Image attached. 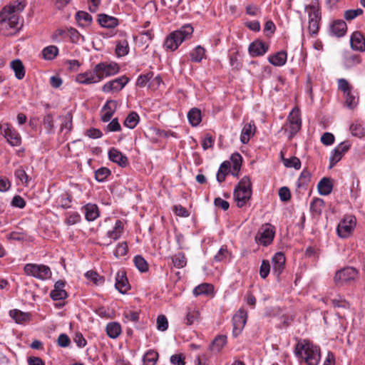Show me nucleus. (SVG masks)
Segmentation results:
<instances>
[{
  "label": "nucleus",
  "instance_id": "nucleus-20",
  "mask_svg": "<svg viewBox=\"0 0 365 365\" xmlns=\"http://www.w3.org/2000/svg\"><path fill=\"white\" fill-rule=\"evenodd\" d=\"M351 46L354 50L365 51V38L359 31L354 32L351 36Z\"/></svg>",
  "mask_w": 365,
  "mask_h": 365
},
{
  "label": "nucleus",
  "instance_id": "nucleus-30",
  "mask_svg": "<svg viewBox=\"0 0 365 365\" xmlns=\"http://www.w3.org/2000/svg\"><path fill=\"white\" fill-rule=\"evenodd\" d=\"M286 61L287 53L283 51H281L277 53L276 54L270 56L269 57V63L276 66H283L286 63Z\"/></svg>",
  "mask_w": 365,
  "mask_h": 365
},
{
  "label": "nucleus",
  "instance_id": "nucleus-57",
  "mask_svg": "<svg viewBox=\"0 0 365 365\" xmlns=\"http://www.w3.org/2000/svg\"><path fill=\"white\" fill-rule=\"evenodd\" d=\"M15 176L24 185H27L30 180L26 171L21 168L15 171Z\"/></svg>",
  "mask_w": 365,
  "mask_h": 365
},
{
  "label": "nucleus",
  "instance_id": "nucleus-24",
  "mask_svg": "<svg viewBox=\"0 0 365 365\" xmlns=\"http://www.w3.org/2000/svg\"><path fill=\"white\" fill-rule=\"evenodd\" d=\"M347 29L346 24L343 20H336L331 25V32L336 37L343 36Z\"/></svg>",
  "mask_w": 365,
  "mask_h": 365
},
{
  "label": "nucleus",
  "instance_id": "nucleus-60",
  "mask_svg": "<svg viewBox=\"0 0 365 365\" xmlns=\"http://www.w3.org/2000/svg\"><path fill=\"white\" fill-rule=\"evenodd\" d=\"M199 317L200 313L197 310H189L186 317L187 324L190 325L193 324L199 319Z\"/></svg>",
  "mask_w": 365,
  "mask_h": 365
},
{
  "label": "nucleus",
  "instance_id": "nucleus-35",
  "mask_svg": "<svg viewBox=\"0 0 365 365\" xmlns=\"http://www.w3.org/2000/svg\"><path fill=\"white\" fill-rule=\"evenodd\" d=\"M139 119L138 114L136 112L133 111L126 117L123 125L128 128L133 129L138 123Z\"/></svg>",
  "mask_w": 365,
  "mask_h": 365
},
{
  "label": "nucleus",
  "instance_id": "nucleus-9",
  "mask_svg": "<svg viewBox=\"0 0 365 365\" xmlns=\"http://www.w3.org/2000/svg\"><path fill=\"white\" fill-rule=\"evenodd\" d=\"M305 9L308 11L309 17L308 26L309 32L312 35L316 34L319 30V11L314 5H308L306 6Z\"/></svg>",
  "mask_w": 365,
  "mask_h": 365
},
{
  "label": "nucleus",
  "instance_id": "nucleus-47",
  "mask_svg": "<svg viewBox=\"0 0 365 365\" xmlns=\"http://www.w3.org/2000/svg\"><path fill=\"white\" fill-rule=\"evenodd\" d=\"M134 263L137 269L141 272H145L148 270V264L143 257L140 255L135 257Z\"/></svg>",
  "mask_w": 365,
  "mask_h": 365
},
{
  "label": "nucleus",
  "instance_id": "nucleus-19",
  "mask_svg": "<svg viewBox=\"0 0 365 365\" xmlns=\"http://www.w3.org/2000/svg\"><path fill=\"white\" fill-rule=\"evenodd\" d=\"M255 132L256 126L254 122L245 124L242 130L240 141L243 144H247L250 141V138L255 135Z\"/></svg>",
  "mask_w": 365,
  "mask_h": 365
},
{
  "label": "nucleus",
  "instance_id": "nucleus-41",
  "mask_svg": "<svg viewBox=\"0 0 365 365\" xmlns=\"http://www.w3.org/2000/svg\"><path fill=\"white\" fill-rule=\"evenodd\" d=\"M324 207V202L321 198H314L310 205V210L313 213L320 215Z\"/></svg>",
  "mask_w": 365,
  "mask_h": 365
},
{
  "label": "nucleus",
  "instance_id": "nucleus-38",
  "mask_svg": "<svg viewBox=\"0 0 365 365\" xmlns=\"http://www.w3.org/2000/svg\"><path fill=\"white\" fill-rule=\"evenodd\" d=\"M158 358V354L154 350L148 351L143 356V365H155Z\"/></svg>",
  "mask_w": 365,
  "mask_h": 365
},
{
  "label": "nucleus",
  "instance_id": "nucleus-25",
  "mask_svg": "<svg viewBox=\"0 0 365 365\" xmlns=\"http://www.w3.org/2000/svg\"><path fill=\"white\" fill-rule=\"evenodd\" d=\"M10 317L18 324H23L31 320V314L23 312L19 309H13L9 312Z\"/></svg>",
  "mask_w": 365,
  "mask_h": 365
},
{
  "label": "nucleus",
  "instance_id": "nucleus-26",
  "mask_svg": "<svg viewBox=\"0 0 365 365\" xmlns=\"http://www.w3.org/2000/svg\"><path fill=\"white\" fill-rule=\"evenodd\" d=\"M317 188L319 193L322 195L330 194L333 189V184L329 178H323L318 183Z\"/></svg>",
  "mask_w": 365,
  "mask_h": 365
},
{
  "label": "nucleus",
  "instance_id": "nucleus-10",
  "mask_svg": "<svg viewBox=\"0 0 365 365\" xmlns=\"http://www.w3.org/2000/svg\"><path fill=\"white\" fill-rule=\"evenodd\" d=\"M355 226V217L349 216L344 219L337 227V232L340 237L346 238L352 232Z\"/></svg>",
  "mask_w": 365,
  "mask_h": 365
},
{
  "label": "nucleus",
  "instance_id": "nucleus-44",
  "mask_svg": "<svg viewBox=\"0 0 365 365\" xmlns=\"http://www.w3.org/2000/svg\"><path fill=\"white\" fill-rule=\"evenodd\" d=\"M345 104L349 109L354 108L358 104V97L352 91L344 93Z\"/></svg>",
  "mask_w": 365,
  "mask_h": 365
},
{
  "label": "nucleus",
  "instance_id": "nucleus-59",
  "mask_svg": "<svg viewBox=\"0 0 365 365\" xmlns=\"http://www.w3.org/2000/svg\"><path fill=\"white\" fill-rule=\"evenodd\" d=\"M43 123L48 133H51L53 130V119L51 114H47L43 117Z\"/></svg>",
  "mask_w": 365,
  "mask_h": 365
},
{
  "label": "nucleus",
  "instance_id": "nucleus-31",
  "mask_svg": "<svg viewBox=\"0 0 365 365\" xmlns=\"http://www.w3.org/2000/svg\"><path fill=\"white\" fill-rule=\"evenodd\" d=\"M76 19L81 26H90L92 22V16L88 13L79 11L76 14Z\"/></svg>",
  "mask_w": 365,
  "mask_h": 365
},
{
  "label": "nucleus",
  "instance_id": "nucleus-43",
  "mask_svg": "<svg viewBox=\"0 0 365 365\" xmlns=\"http://www.w3.org/2000/svg\"><path fill=\"white\" fill-rule=\"evenodd\" d=\"M172 262L173 263V265L178 269L184 267L187 264V260L185 257V255L182 252L175 254L172 257Z\"/></svg>",
  "mask_w": 365,
  "mask_h": 365
},
{
  "label": "nucleus",
  "instance_id": "nucleus-61",
  "mask_svg": "<svg viewBox=\"0 0 365 365\" xmlns=\"http://www.w3.org/2000/svg\"><path fill=\"white\" fill-rule=\"evenodd\" d=\"M64 129H66L67 132H70L72 129V116L70 113H68L64 117V120L61 125V130H63Z\"/></svg>",
  "mask_w": 365,
  "mask_h": 365
},
{
  "label": "nucleus",
  "instance_id": "nucleus-6",
  "mask_svg": "<svg viewBox=\"0 0 365 365\" xmlns=\"http://www.w3.org/2000/svg\"><path fill=\"white\" fill-rule=\"evenodd\" d=\"M3 19L0 21V31H8L9 29H16L14 33H4L5 35H13L19 31L17 26L19 24V16L16 14L0 15Z\"/></svg>",
  "mask_w": 365,
  "mask_h": 365
},
{
  "label": "nucleus",
  "instance_id": "nucleus-3",
  "mask_svg": "<svg viewBox=\"0 0 365 365\" xmlns=\"http://www.w3.org/2000/svg\"><path fill=\"white\" fill-rule=\"evenodd\" d=\"M252 195L251 182L248 176L243 177L234 191V197L239 207H243Z\"/></svg>",
  "mask_w": 365,
  "mask_h": 365
},
{
  "label": "nucleus",
  "instance_id": "nucleus-21",
  "mask_svg": "<svg viewBox=\"0 0 365 365\" xmlns=\"http://www.w3.org/2000/svg\"><path fill=\"white\" fill-rule=\"evenodd\" d=\"M268 50V46L263 42L257 41L250 43L249 46V52L252 56H262Z\"/></svg>",
  "mask_w": 365,
  "mask_h": 365
},
{
  "label": "nucleus",
  "instance_id": "nucleus-16",
  "mask_svg": "<svg viewBox=\"0 0 365 365\" xmlns=\"http://www.w3.org/2000/svg\"><path fill=\"white\" fill-rule=\"evenodd\" d=\"M108 158L112 162L117 163L123 168L126 167L128 164V158L115 148L109 150Z\"/></svg>",
  "mask_w": 365,
  "mask_h": 365
},
{
  "label": "nucleus",
  "instance_id": "nucleus-52",
  "mask_svg": "<svg viewBox=\"0 0 365 365\" xmlns=\"http://www.w3.org/2000/svg\"><path fill=\"white\" fill-rule=\"evenodd\" d=\"M110 171L106 168H101L95 172L96 179L99 182H103L109 175Z\"/></svg>",
  "mask_w": 365,
  "mask_h": 365
},
{
  "label": "nucleus",
  "instance_id": "nucleus-64",
  "mask_svg": "<svg viewBox=\"0 0 365 365\" xmlns=\"http://www.w3.org/2000/svg\"><path fill=\"white\" fill-rule=\"evenodd\" d=\"M338 87L339 90L344 92V94L351 91V86L349 85V82L344 78H340L338 81Z\"/></svg>",
  "mask_w": 365,
  "mask_h": 365
},
{
  "label": "nucleus",
  "instance_id": "nucleus-56",
  "mask_svg": "<svg viewBox=\"0 0 365 365\" xmlns=\"http://www.w3.org/2000/svg\"><path fill=\"white\" fill-rule=\"evenodd\" d=\"M362 14L363 10L361 9H350L346 10L344 12V16L346 20L350 21L355 19L356 16L361 15Z\"/></svg>",
  "mask_w": 365,
  "mask_h": 365
},
{
  "label": "nucleus",
  "instance_id": "nucleus-12",
  "mask_svg": "<svg viewBox=\"0 0 365 365\" xmlns=\"http://www.w3.org/2000/svg\"><path fill=\"white\" fill-rule=\"evenodd\" d=\"M118 66L117 64H105L99 63L95 67V72L97 73L99 81L103 78L108 77L115 74L118 71Z\"/></svg>",
  "mask_w": 365,
  "mask_h": 365
},
{
  "label": "nucleus",
  "instance_id": "nucleus-40",
  "mask_svg": "<svg viewBox=\"0 0 365 365\" xmlns=\"http://www.w3.org/2000/svg\"><path fill=\"white\" fill-rule=\"evenodd\" d=\"M213 287L212 285L204 283L198 285L193 289V294L195 296L201 295V294H207L209 293L212 292Z\"/></svg>",
  "mask_w": 365,
  "mask_h": 365
},
{
  "label": "nucleus",
  "instance_id": "nucleus-36",
  "mask_svg": "<svg viewBox=\"0 0 365 365\" xmlns=\"http://www.w3.org/2000/svg\"><path fill=\"white\" fill-rule=\"evenodd\" d=\"M106 331L110 338L115 339L121 332L120 325L117 322L109 323L106 327Z\"/></svg>",
  "mask_w": 365,
  "mask_h": 365
},
{
  "label": "nucleus",
  "instance_id": "nucleus-46",
  "mask_svg": "<svg viewBox=\"0 0 365 365\" xmlns=\"http://www.w3.org/2000/svg\"><path fill=\"white\" fill-rule=\"evenodd\" d=\"M205 53V49L200 46H197L190 53V58L192 61L200 62L202 61Z\"/></svg>",
  "mask_w": 365,
  "mask_h": 365
},
{
  "label": "nucleus",
  "instance_id": "nucleus-22",
  "mask_svg": "<svg viewBox=\"0 0 365 365\" xmlns=\"http://www.w3.org/2000/svg\"><path fill=\"white\" fill-rule=\"evenodd\" d=\"M98 21L102 27L112 29L115 27L118 24V19L113 16L105 14H98Z\"/></svg>",
  "mask_w": 365,
  "mask_h": 365
},
{
  "label": "nucleus",
  "instance_id": "nucleus-27",
  "mask_svg": "<svg viewBox=\"0 0 365 365\" xmlns=\"http://www.w3.org/2000/svg\"><path fill=\"white\" fill-rule=\"evenodd\" d=\"M86 219L88 221H93L99 216L98 208L96 205L88 203L83 207Z\"/></svg>",
  "mask_w": 365,
  "mask_h": 365
},
{
  "label": "nucleus",
  "instance_id": "nucleus-62",
  "mask_svg": "<svg viewBox=\"0 0 365 365\" xmlns=\"http://www.w3.org/2000/svg\"><path fill=\"white\" fill-rule=\"evenodd\" d=\"M117 105H118L117 101H113V100H109L103 106V107L102 108V112L108 111V112L115 113V110L117 108Z\"/></svg>",
  "mask_w": 365,
  "mask_h": 365
},
{
  "label": "nucleus",
  "instance_id": "nucleus-53",
  "mask_svg": "<svg viewBox=\"0 0 365 365\" xmlns=\"http://www.w3.org/2000/svg\"><path fill=\"white\" fill-rule=\"evenodd\" d=\"M128 245L125 242L118 244L114 252L115 257L118 258L125 256L128 252Z\"/></svg>",
  "mask_w": 365,
  "mask_h": 365
},
{
  "label": "nucleus",
  "instance_id": "nucleus-23",
  "mask_svg": "<svg viewBox=\"0 0 365 365\" xmlns=\"http://www.w3.org/2000/svg\"><path fill=\"white\" fill-rule=\"evenodd\" d=\"M76 80L78 83L83 84H91L99 82V78H98L95 70L93 72H86L78 74L76 76Z\"/></svg>",
  "mask_w": 365,
  "mask_h": 365
},
{
  "label": "nucleus",
  "instance_id": "nucleus-48",
  "mask_svg": "<svg viewBox=\"0 0 365 365\" xmlns=\"http://www.w3.org/2000/svg\"><path fill=\"white\" fill-rule=\"evenodd\" d=\"M123 317L126 319V322H132L134 323H137L140 319L139 313L132 310H125L123 312Z\"/></svg>",
  "mask_w": 365,
  "mask_h": 365
},
{
  "label": "nucleus",
  "instance_id": "nucleus-2",
  "mask_svg": "<svg viewBox=\"0 0 365 365\" xmlns=\"http://www.w3.org/2000/svg\"><path fill=\"white\" fill-rule=\"evenodd\" d=\"M193 33V28L190 24L182 26L179 30L172 32L165 41V47L170 51L176 50L178 46Z\"/></svg>",
  "mask_w": 365,
  "mask_h": 365
},
{
  "label": "nucleus",
  "instance_id": "nucleus-45",
  "mask_svg": "<svg viewBox=\"0 0 365 365\" xmlns=\"http://www.w3.org/2000/svg\"><path fill=\"white\" fill-rule=\"evenodd\" d=\"M58 49L55 46H49L46 47L43 51L42 54L45 59L46 60H52L58 54Z\"/></svg>",
  "mask_w": 365,
  "mask_h": 365
},
{
  "label": "nucleus",
  "instance_id": "nucleus-54",
  "mask_svg": "<svg viewBox=\"0 0 365 365\" xmlns=\"http://www.w3.org/2000/svg\"><path fill=\"white\" fill-rule=\"evenodd\" d=\"M86 277L96 284H101L103 282V277H100L96 272L88 271L85 274Z\"/></svg>",
  "mask_w": 365,
  "mask_h": 365
},
{
  "label": "nucleus",
  "instance_id": "nucleus-34",
  "mask_svg": "<svg viewBox=\"0 0 365 365\" xmlns=\"http://www.w3.org/2000/svg\"><path fill=\"white\" fill-rule=\"evenodd\" d=\"M123 232V224L120 220H117L115 222L113 230L111 231H108L107 235L108 237L117 240L119 239Z\"/></svg>",
  "mask_w": 365,
  "mask_h": 365
},
{
  "label": "nucleus",
  "instance_id": "nucleus-32",
  "mask_svg": "<svg viewBox=\"0 0 365 365\" xmlns=\"http://www.w3.org/2000/svg\"><path fill=\"white\" fill-rule=\"evenodd\" d=\"M230 172V163L228 161L223 162L217 171L216 178L219 182H222L225 180V177Z\"/></svg>",
  "mask_w": 365,
  "mask_h": 365
},
{
  "label": "nucleus",
  "instance_id": "nucleus-58",
  "mask_svg": "<svg viewBox=\"0 0 365 365\" xmlns=\"http://www.w3.org/2000/svg\"><path fill=\"white\" fill-rule=\"evenodd\" d=\"M270 272V264L268 260H262L260 269H259V274L260 277L263 279H265Z\"/></svg>",
  "mask_w": 365,
  "mask_h": 365
},
{
  "label": "nucleus",
  "instance_id": "nucleus-39",
  "mask_svg": "<svg viewBox=\"0 0 365 365\" xmlns=\"http://www.w3.org/2000/svg\"><path fill=\"white\" fill-rule=\"evenodd\" d=\"M282 159L284 163V165L287 168H294L296 170H299L301 167V162L299 159L297 157H292L291 158H284L283 157V153L281 152Z\"/></svg>",
  "mask_w": 365,
  "mask_h": 365
},
{
  "label": "nucleus",
  "instance_id": "nucleus-51",
  "mask_svg": "<svg viewBox=\"0 0 365 365\" xmlns=\"http://www.w3.org/2000/svg\"><path fill=\"white\" fill-rule=\"evenodd\" d=\"M231 160L232 162V168L235 171L239 172L241 168L242 158V156L236 153L231 155Z\"/></svg>",
  "mask_w": 365,
  "mask_h": 365
},
{
  "label": "nucleus",
  "instance_id": "nucleus-50",
  "mask_svg": "<svg viewBox=\"0 0 365 365\" xmlns=\"http://www.w3.org/2000/svg\"><path fill=\"white\" fill-rule=\"evenodd\" d=\"M310 173L306 170H304L298 179L297 186L300 187L307 185V183L310 181Z\"/></svg>",
  "mask_w": 365,
  "mask_h": 365
},
{
  "label": "nucleus",
  "instance_id": "nucleus-33",
  "mask_svg": "<svg viewBox=\"0 0 365 365\" xmlns=\"http://www.w3.org/2000/svg\"><path fill=\"white\" fill-rule=\"evenodd\" d=\"M187 118L192 126L199 125L202 120L200 110L196 108H192L187 113Z\"/></svg>",
  "mask_w": 365,
  "mask_h": 365
},
{
  "label": "nucleus",
  "instance_id": "nucleus-17",
  "mask_svg": "<svg viewBox=\"0 0 365 365\" xmlns=\"http://www.w3.org/2000/svg\"><path fill=\"white\" fill-rule=\"evenodd\" d=\"M115 288L122 294H125L130 289V284L125 271H118L115 277Z\"/></svg>",
  "mask_w": 365,
  "mask_h": 365
},
{
  "label": "nucleus",
  "instance_id": "nucleus-55",
  "mask_svg": "<svg viewBox=\"0 0 365 365\" xmlns=\"http://www.w3.org/2000/svg\"><path fill=\"white\" fill-rule=\"evenodd\" d=\"M157 328L159 331H165L168 327V322L165 315H159L156 320Z\"/></svg>",
  "mask_w": 365,
  "mask_h": 365
},
{
  "label": "nucleus",
  "instance_id": "nucleus-42",
  "mask_svg": "<svg viewBox=\"0 0 365 365\" xmlns=\"http://www.w3.org/2000/svg\"><path fill=\"white\" fill-rule=\"evenodd\" d=\"M128 43L127 40L119 41L116 45L115 53L118 56H124L128 53Z\"/></svg>",
  "mask_w": 365,
  "mask_h": 365
},
{
  "label": "nucleus",
  "instance_id": "nucleus-7",
  "mask_svg": "<svg viewBox=\"0 0 365 365\" xmlns=\"http://www.w3.org/2000/svg\"><path fill=\"white\" fill-rule=\"evenodd\" d=\"M274 237V230L273 226L270 224H265L258 230L256 235V240L264 245L270 244Z\"/></svg>",
  "mask_w": 365,
  "mask_h": 365
},
{
  "label": "nucleus",
  "instance_id": "nucleus-8",
  "mask_svg": "<svg viewBox=\"0 0 365 365\" xmlns=\"http://www.w3.org/2000/svg\"><path fill=\"white\" fill-rule=\"evenodd\" d=\"M247 318V312L240 309L239 311L233 316L232 317V323H233V329L232 334L235 336H238L241 331H242Z\"/></svg>",
  "mask_w": 365,
  "mask_h": 365
},
{
  "label": "nucleus",
  "instance_id": "nucleus-49",
  "mask_svg": "<svg viewBox=\"0 0 365 365\" xmlns=\"http://www.w3.org/2000/svg\"><path fill=\"white\" fill-rule=\"evenodd\" d=\"M351 134L358 138H362L365 135V128L360 124H352L350 127Z\"/></svg>",
  "mask_w": 365,
  "mask_h": 365
},
{
  "label": "nucleus",
  "instance_id": "nucleus-11",
  "mask_svg": "<svg viewBox=\"0 0 365 365\" xmlns=\"http://www.w3.org/2000/svg\"><path fill=\"white\" fill-rule=\"evenodd\" d=\"M289 123L290 135L292 138L301 128L302 120L299 108H294L288 116Z\"/></svg>",
  "mask_w": 365,
  "mask_h": 365
},
{
  "label": "nucleus",
  "instance_id": "nucleus-29",
  "mask_svg": "<svg viewBox=\"0 0 365 365\" xmlns=\"http://www.w3.org/2000/svg\"><path fill=\"white\" fill-rule=\"evenodd\" d=\"M5 137L6 138L8 143L12 146H18L21 144V137L14 130H11V128L6 130Z\"/></svg>",
  "mask_w": 365,
  "mask_h": 365
},
{
  "label": "nucleus",
  "instance_id": "nucleus-14",
  "mask_svg": "<svg viewBox=\"0 0 365 365\" xmlns=\"http://www.w3.org/2000/svg\"><path fill=\"white\" fill-rule=\"evenodd\" d=\"M128 82V78L125 76L117 78L113 81L106 83L102 88L103 92H118L120 91Z\"/></svg>",
  "mask_w": 365,
  "mask_h": 365
},
{
  "label": "nucleus",
  "instance_id": "nucleus-4",
  "mask_svg": "<svg viewBox=\"0 0 365 365\" xmlns=\"http://www.w3.org/2000/svg\"><path fill=\"white\" fill-rule=\"evenodd\" d=\"M359 277V271L353 267H346L336 272L334 282L336 286H343L355 281Z\"/></svg>",
  "mask_w": 365,
  "mask_h": 365
},
{
  "label": "nucleus",
  "instance_id": "nucleus-63",
  "mask_svg": "<svg viewBox=\"0 0 365 365\" xmlns=\"http://www.w3.org/2000/svg\"><path fill=\"white\" fill-rule=\"evenodd\" d=\"M107 131L115 132L121 130V126L118 122V118L113 119L106 127Z\"/></svg>",
  "mask_w": 365,
  "mask_h": 365
},
{
  "label": "nucleus",
  "instance_id": "nucleus-13",
  "mask_svg": "<svg viewBox=\"0 0 365 365\" xmlns=\"http://www.w3.org/2000/svg\"><path fill=\"white\" fill-rule=\"evenodd\" d=\"M350 145L348 142L341 143L333 151L330 156L329 168H332L342 158L343 155L349 149Z\"/></svg>",
  "mask_w": 365,
  "mask_h": 365
},
{
  "label": "nucleus",
  "instance_id": "nucleus-5",
  "mask_svg": "<svg viewBox=\"0 0 365 365\" xmlns=\"http://www.w3.org/2000/svg\"><path fill=\"white\" fill-rule=\"evenodd\" d=\"M24 270L26 275L41 280H45L51 277V269L44 264H26Z\"/></svg>",
  "mask_w": 365,
  "mask_h": 365
},
{
  "label": "nucleus",
  "instance_id": "nucleus-15",
  "mask_svg": "<svg viewBox=\"0 0 365 365\" xmlns=\"http://www.w3.org/2000/svg\"><path fill=\"white\" fill-rule=\"evenodd\" d=\"M272 272L277 277L282 274L284 269L286 258L282 252L276 253L272 259Z\"/></svg>",
  "mask_w": 365,
  "mask_h": 365
},
{
  "label": "nucleus",
  "instance_id": "nucleus-1",
  "mask_svg": "<svg viewBox=\"0 0 365 365\" xmlns=\"http://www.w3.org/2000/svg\"><path fill=\"white\" fill-rule=\"evenodd\" d=\"M295 353L307 365H318L319 362L320 349L314 344H297Z\"/></svg>",
  "mask_w": 365,
  "mask_h": 365
},
{
  "label": "nucleus",
  "instance_id": "nucleus-28",
  "mask_svg": "<svg viewBox=\"0 0 365 365\" xmlns=\"http://www.w3.org/2000/svg\"><path fill=\"white\" fill-rule=\"evenodd\" d=\"M11 68L15 73V76L17 79H22L25 76V68L24 66L19 59L13 60L11 62Z\"/></svg>",
  "mask_w": 365,
  "mask_h": 365
},
{
  "label": "nucleus",
  "instance_id": "nucleus-37",
  "mask_svg": "<svg viewBox=\"0 0 365 365\" xmlns=\"http://www.w3.org/2000/svg\"><path fill=\"white\" fill-rule=\"evenodd\" d=\"M24 8V4L21 1H16L14 5L6 6L0 12V15L13 14L16 11H21Z\"/></svg>",
  "mask_w": 365,
  "mask_h": 365
},
{
  "label": "nucleus",
  "instance_id": "nucleus-18",
  "mask_svg": "<svg viewBox=\"0 0 365 365\" xmlns=\"http://www.w3.org/2000/svg\"><path fill=\"white\" fill-rule=\"evenodd\" d=\"M65 282L62 280L57 281L54 284L53 289L50 293V297L53 300H61L67 297V293L64 289Z\"/></svg>",
  "mask_w": 365,
  "mask_h": 365
}]
</instances>
